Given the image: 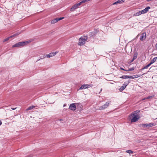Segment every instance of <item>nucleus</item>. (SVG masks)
I'll return each mask as SVG.
<instances>
[{"mask_svg":"<svg viewBox=\"0 0 157 157\" xmlns=\"http://www.w3.org/2000/svg\"><path fill=\"white\" fill-rule=\"evenodd\" d=\"M140 112V110H136L132 113L129 115V117L131 119L132 122H136L138 121L140 118L138 113Z\"/></svg>","mask_w":157,"mask_h":157,"instance_id":"1","label":"nucleus"},{"mask_svg":"<svg viewBox=\"0 0 157 157\" xmlns=\"http://www.w3.org/2000/svg\"><path fill=\"white\" fill-rule=\"evenodd\" d=\"M87 40V36H82L79 39L78 45L80 46L83 45Z\"/></svg>","mask_w":157,"mask_h":157,"instance_id":"2","label":"nucleus"},{"mask_svg":"<svg viewBox=\"0 0 157 157\" xmlns=\"http://www.w3.org/2000/svg\"><path fill=\"white\" fill-rule=\"evenodd\" d=\"M30 42V41L19 42L13 45L12 47L13 48L15 47H19L20 46H24L29 43Z\"/></svg>","mask_w":157,"mask_h":157,"instance_id":"3","label":"nucleus"},{"mask_svg":"<svg viewBox=\"0 0 157 157\" xmlns=\"http://www.w3.org/2000/svg\"><path fill=\"white\" fill-rule=\"evenodd\" d=\"M81 4H82V3H81V2H80L76 4H75L71 8L70 11H73L74 10L76 9L77 8H78L81 5Z\"/></svg>","mask_w":157,"mask_h":157,"instance_id":"4","label":"nucleus"},{"mask_svg":"<svg viewBox=\"0 0 157 157\" xmlns=\"http://www.w3.org/2000/svg\"><path fill=\"white\" fill-rule=\"evenodd\" d=\"M109 105V103L106 102L105 104L101 106L100 107L99 109L100 110H102L107 108Z\"/></svg>","mask_w":157,"mask_h":157,"instance_id":"5","label":"nucleus"},{"mask_svg":"<svg viewBox=\"0 0 157 157\" xmlns=\"http://www.w3.org/2000/svg\"><path fill=\"white\" fill-rule=\"evenodd\" d=\"M64 17H60V18H56L52 20L51 21V24H53L56 23L58 21L60 20L63 19Z\"/></svg>","mask_w":157,"mask_h":157,"instance_id":"6","label":"nucleus"},{"mask_svg":"<svg viewBox=\"0 0 157 157\" xmlns=\"http://www.w3.org/2000/svg\"><path fill=\"white\" fill-rule=\"evenodd\" d=\"M146 37V33H142L140 34V39L141 41H143L145 39Z\"/></svg>","mask_w":157,"mask_h":157,"instance_id":"7","label":"nucleus"},{"mask_svg":"<svg viewBox=\"0 0 157 157\" xmlns=\"http://www.w3.org/2000/svg\"><path fill=\"white\" fill-rule=\"evenodd\" d=\"M150 9V7L149 6L147 7L144 9L140 11L141 14L147 13Z\"/></svg>","mask_w":157,"mask_h":157,"instance_id":"8","label":"nucleus"},{"mask_svg":"<svg viewBox=\"0 0 157 157\" xmlns=\"http://www.w3.org/2000/svg\"><path fill=\"white\" fill-rule=\"evenodd\" d=\"M76 106L75 103H73L71 104L69 106V109L72 110L74 111L76 110Z\"/></svg>","mask_w":157,"mask_h":157,"instance_id":"9","label":"nucleus"},{"mask_svg":"<svg viewBox=\"0 0 157 157\" xmlns=\"http://www.w3.org/2000/svg\"><path fill=\"white\" fill-rule=\"evenodd\" d=\"M58 52H51L48 55H47L46 56L48 58L51 57L55 56L56 54L58 53Z\"/></svg>","mask_w":157,"mask_h":157,"instance_id":"10","label":"nucleus"},{"mask_svg":"<svg viewBox=\"0 0 157 157\" xmlns=\"http://www.w3.org/2000/svg\"><path fill=\"white\" fill-rule=\"evenodd\" d=\"M88 86H90V85L88 84L82 85L81 87L79 88L80 90H81L83 89H85L88 88Z\"/></svg>","mask_w":157,"mask_h":157,"instance_id":"11","label":"nucleus"},{"mask_svg":"<svg viewBox=\"0 0 157 157\" xmlns=\"http://www.w3.org/2000/svg\"><path fill=\"white\" fill-rule=\"evenodd\" d=\"M140 75H133V76H129V78H132L134 79L135 78H137L139 77H140Z\"/></svg>","mask_w":157,"mask_h":157,"instance_id":"12","label":"nucleus"},{"mask_svg":"<svg viewBox=\"0 0 157 157\" xmlns=\"http://www.w3.org/2000/svg\"><path fill=\"white\" fill-rule=\"evenodd\" d=\"M138 53L137 52H135L134 54L133 57L131 61V62H132L134 60L136 59L137 57Z\"/></svg>","mask_w":157,"mask_h":157,"instance_id":"13","label":"nucleus"},{"mask_svg":"<svg viewBox=\"0 0 157 157\" xmlns=\"http://www.w3.org/2000/svg\"><path fill=\"white\" fill-rule=\"evenodd\" d=\"M157 58V57H155L150 62V63H149L150 65L153 64V63H154L156 60Z\"/></svg>","mask_w":157,"mask_h":157,"instance_id":"14","label":"nucleus"},{"mask_svg":"<svg viewBox=\"0 0 157 157\" xmlns=\"http://www.w3.org/2000/svg\"><path fill=\"white\" fill-rule=\"evenodd\" d=\"M127 85V84L125 85H124L123 86H121L119 89V90H120V91H122L124 90V89L126 88Z\"/></svg>","mask_w":157,"mask_h":157,"instance_id":"15","label":"nucleus"},{"mask_svg":"<svg viewBox=\"0 0 157 157\" xmlns=\"http://www.w3.org/2000/svg\"><path fill=\"white\" fill-rule=\"evenodd\" d=\"M141 14L140 11L136 13H134L133 15V16H139Z\"/></svg>","mask_w":157,"mask_h":157,"instance_id":"16","label":"nucleus"},{"mask_svg":"<svg viewBox=\"0 0 157 157\" xmlns=\"http://www.w3.org/2000/svg\"><path fill=\"white\" fill-rule=\"evenodd\" d=\"M156 125V124L154 123H151L148 124V127H151L155 126Z\"/></svg>","mask_w":157,"mask_h":157,"instance_id":"17","label":"nucleus"},{"mask_svg":"<svg viewBox=\"0 0 157 157\" xmlns=\"http://www.w3.org/2000/svg\"><path fill=\"white\" fill-rule=\"evenodd\" d=\"M120 78L123 79L128 78L129 76L127 75H123L122 76L120 77Z\"/></svg>","mask_w":157,"mask_h":157,"instance_id":"18","label":"nucleus"},{"mask_svg":"<svg viewBox=\"0 0 157 157\" xmlns=\"http://www.w3.org/2000/svg\"><path fill=\"white\" fill-rule=\"evenodd\" d=\"M150 65H151L149 63L147 65L145 66V67H143V68H142L141 70H144V69H147V68H148V67H150Z\"/></svg>","mask_w":157,"mask_h":157,"instance_id":"19","label":"nucleus"},{"mask_svg":"<svg viewBox=\"0 0 157 157\" xmlns=\"http://www.w3.org/2000/svg\"><path fill=\"white\" fill-rule=\"evenodd\" d=\"M12 37V36H10L9 37L7 38H6L4 40L3 42H6V41H8V40H9L10 38H11Z\"/></svg>","mask_w":157,"mask_h":157,"instance_id":"20","label":"nucleus"},{"mask_svg":"<svg viewBox=\"0 0 157 157\" xmlns=\"http://www.w3.org/2000/svg\"><path fill=\"white\" fill-rule=\"evenodd\" d=\"M35 107V106H30L29 107V108H28L26 109V110H31V109H33V108H34Z\"/></svg>","mask_w":157,"mask_h":157,"instance_id":"21","label":"nucleus"},{"mask_svg":"<svg viewBox=\"0 0 157 157\" xmlns=\"http://www.w3.org/2000/svg\"><path fill=\"white\" fill-rule=\"evenodd\" d=\"M20 34V32H18V33H16L14 34V35H13L12 36H12V37H15V36H17V35H19Z\"/></svg>","mask_w":157,"mask_h":157,"instance_id":"22","label":"nucleus"},{"mask_svg":"<svg viewBox=\"0 0 157 157\" xmlns=\"http://www.w3.org/2000/svg\"><path fill=\"white\" fill-rule=\"evenodd\" d=\"M134 67H132V68H129L128 70H125V71H128L134 70Z\"/></svg>","mask_w":157,"mask_h":157,"instance_id":"23","label":"nucleus"},{"mask_svg":"<svg viewBox=\"0 0 157 157\" xmlns=\"http://www.w3.org/2000/svg\"><path fill=\"white\" fill-rule=\"evenodd\" d=\"M126 152L127 153H129V154L133 153V151H132L131 150H127L126 151Z\"/></svg>","mask_w":157,"mask_h":157,"instance_id":"24","label":"nucleus"},{"mask_svg":"<svg viewBox=\"0 0 157 157\" xmlns=\"http://www.w3.org/2000/svg\"><path fill=\"white\" fill-rule=\"evenodd\" d=\"M125 0H118V1L119 4H121L123 3Z\"/></svg>","mask_w":157,"mask_h":157,"instance_id":"25","label":"nucleus"},{"mask_svg":"<svg viewBox=\"0 0 157 157\" xmlns=\"http://www.w3.org/2000/svg\"><path fill=\"white\" fill-rule=\"evenodd\" d=\"M142 126H145L146 127H148V124H142Z\"/></svg>","mask_w":157,"mask_h":157,"instance_id":"26","label":"nucleus"},{"mask_svg":"<svg viewBox=\"0 0 157 157\" xmlns=\"http://www.w3.org/2000/svg\"><path fill=\"white\" fill-rule=\"evenodd\" d=\"M152 98V96H148V97H147V98H145L143 99V100H145L146 99H150L151 98Z\"/></svg>","mask_w":157,"mask_h":157,"instance_id":"27","label":"nucleus"},{"mask_svg":"<svg viewBox=\"0 0 157 157\" xmlns=\"http://www.w3.org/2000/svg\"><path fill=\"white\" fill-rule=\"evenodd\" d=\"M119 2H118V1H117V2H114L113 3V5H115V4H119Z\"/></svg>","mask_w":157,"mask_h":157,"instance_id":"28","label":"nucleus"},{"mask_svg":"<svg viewBox=\"0 0 157 157\" xmlns=\"http://www.w3.org/2000/svg\"><path fill=\"white\" fill-rule=\"evenodd\" d=\"M120 69L121 70H124V71H125V70H125L124 69H123V68H122V67H121L120 68Z\"/></svg>","mask_w":157,"mask_h":157,"instance_id":"29","label":"nucleus"},{"mask_svg":"<svg viewBox=\"0 0 157 157\" xmlns=\"http://www.w3.org/2000/svg\"><path fill=\"white\" fill-rule=\"evenodd\" d=\"M155 47L156 49L157 50V43H156L155 45Z\"/></svg>","mask_w":157,"mask_h":157,"instance_id":"30","label":"nucleus"},{"mask_svg":"<svg viewBox=\"0 0 157 157\" xmlns=\"http://www.w3.org/2000/svg\"><path fill=\"white\" fill-rule=\"evenodd\" d=\"M2 124V122L0 120V125Z\"/></svg>","mask_w":157,"mask_h":157,"instance_id":"31","label":"nucleus"},{"mask_svg":"<svg viewBox=\"0 0 157 157\" xmlns=\"http://www.w3.org/2000/svg\"><path fill=\"white\" fill-rule=\"evenodd\" d=\"M16 108H11V109H13V110H14V109H16Z\"/></svg>","mask_w":157,"mask_h":157,"instance_id":"32","label":"nucleus"},{"mask_svg":"<svg viewBox=\"0 0 157 157\" xmlns=\"http://www.w3.org/2000/svg\"><path fill=\"white\" fill-rule=\"evenodd\" d=\"M144 73L143 74H142V75H144Z\"/></svg>","mask_w":157,"mask_h":157,"instance_id":"33","label":"nucleus"},{"mask_svg":"<svg viewBox=\"0 0 157 157\" xmlns=\"http://www.w3.org/2000/svg\"><path fill=\"white\" fill-rule=\"evenodd\" d=\"M65 106V105H63V106Z\"/></svg>","mask_w":157,"mask_h":157,"instance_id":"34","label":"nucleus"},{"mask_svg":"<svg viewBox=\"0 0 157 157\" xmlns=\"http://www.w3.org/2000/svg\"><path fill=\"white\" fill-rule=\"evenodd\" d=\"M60 121H62L61 119Z\"/></svg>","mask_w":157,"mask_h":157,"instance_id":"35","label":"nucleus"}]
</instances>
